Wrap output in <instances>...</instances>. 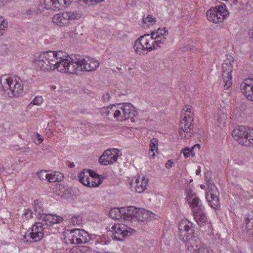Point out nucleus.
I'll return each instance as SVG.
<instances>
[{
    "label": "nucleus",
    "instance_id": "1",
    "mask_svg": "<svg viewBox=\"0 0 253 253\" xmlns=\"http://www.w3.org/2000/svg\"><path fill=\"white\" fill-rule=\"evenodd\" d=\"M190 105H186L183 108L181 115L180 122L179 125V133L181 138L187 139L194 132L193 121L194 114Z\"/></svg>",
    "mask_w": 253,
    "mask_h": 253
},
{
    "label": "nucleus",
    "instance_id": "2",
    "mask_svg": "<svg viewBox=\"0 0 253 253\" xmlns=\"http://www.w3.org/2000/svg\"><path fill=\"white\" fill-rule=\"evenodd\" d=\"M0 88L6 91L9 90L13 96L18 97L24 92L21 79L17 76L3 75L0 77Z\"/></svg>",
    "mask_w": 253,
    "mask_h": 253
},
{
    "label": "nucleus",
    "instance_id": "3",
    "mask_svg": "<svg viewBox=\"0 0 253 253\" xmlns=\"http://www.w3.org/2000/svg\"><path fill=\"white\" fill-rule=\"evenodd\" d=\"M233 137L239 144L246 146L253 145V128H249L244 126H239L232 131Z\"/></svg>",
    "mask_w": 253,
    "mask_h": 253
},
{
    "label": "nucleus",
    "instance_id": "4",
    "mask_svg": "<svg viewBox=\"0 0 253 253\" xmlns=\"http://www.w3.org/2000/svg\"><path fill=\"white\" fill-rule=\"evenodd\" d=\"M54 59L53 54L50 51H48L40 54L38 59L35 60V64L41 71L46 72L53 70L56 65V61Z\"/></svg>",
    "mask_w": 253,
    "mask_h": 253
},
{
    "label": "nucleus",
    "instance_id": "5",
    "mask_svg": "<svg viewBox=\"0 0 253 253\" xmlns=\"http://www.w3.org/2000/svg\"><path fill=\"white\" fill-rule=\"evenodd\" d=\"M76 58V55H72L69 57L56 61L54 69H56L58 71L64 73L77 74V62L75 61Z\"/></svg>",
    "mask_w": 253,
    "mask_h": 253
},
{
    "label": "nucleus",
    "instance_id": "6",
    "mask_svg": "<svg viewBox=\"0 0 253 253\" xmlns=\"http://www.w3.org/2000/svg\"><path fill=\"white\" fill-rule=\"evenodd\" d=\"M75 61L77 62V72L81 71L90 72L96 70L99 65L97 60H93L88 57L85 58L83 56L76 54Z\"/></svg>",
    "mask_w": 253,
    "mask_h": 253
},
{
    "label": "nucleus",
    "instance_id": "7",
    "mask_svg": "<svg viewBox=\"0 0 253 253\" xmlns=\"http://www.w3.org/2000/svg\"><path fill=\"white\" fill-rule=\"evenodd\" d=\"M228 14V11L226 9L225 4L211 7L206 13L208 20L214 23L222 22Z\"/></svg>",
    "mask_w": 253,
    "mask_h": 253
},
{
    "label": "nucleus",
    "instance_id": "8",
    "mask_svg": "<svg viewBox=\"0 0 253 253\" xmlns=\"http://www.w3.org/2000/svg\"><path fill=\"white\" fill-rule=\"evenodd\" d=\"M178 235L180 240L186 242L190 240V238H194L193 236L194 233L193 224L189 220L185 219L181 220L178 224Z\"/></svg>",
    "mask_w": 253,
    "mask_h": 253
},
{
    "label": "nucleus",
    "instance_id": "9",
    "mask_svg": "<svg viewBox=\"0 0 253 253\" xmlns=\"http://www.w3.org/2000/svg\"><path fill=\"white\" fill-rule=\"evenodd\" d=\"M227 58L222 64V78L224 83V88L228 89L232 85V76L231 73L233 70L234 60L232 58Z\"/></svg>",
    "mask_w": 253,
    "mask_h": 253
},
{
    "label": "nucleus",
    "instance_id": "10",
    "mask_svg": "<svg viewBox=\"0 0 253 253\" xmlns=\"http://www.w3.org/2000/svg\"><path fill=\"white\" fill-rule=\"evenodd\" d=\"M110 235L112 238L118 241L123 240L126 237L132 234V229L124 224H116L112 225L110 229Z\"/></svg>",
    "mask_w": 253,
    "mask_h": 253
},
{
    "label": "nucleus",
    "instance_id": "11",
    "mask_svg": "<svg viewBox=\"0 0 253 253\" xmlns=\"http://www.w3.org/2000/svg\"><path fill=\"white\" fill-rule=\"evenodd\" d=\"M118 109L120 111V117L119 121L131 119V121H134L133 117L137 116V112L134 106L130 103L118 104Z\"/></svg>",
    "mask_w": 253,
    "mask_h": 253
},
{
    "label": "nucleus",
    "instance_id": "12",
    "mask_svg": "<svg viewBox=\"0 0 253 253\" xmlns=\"http://www.w3.org/2000/svg\"><path fill=\"white\" fill-rule=\"evenodd\" d=\"M150 38L149 34L141 36L135 42L134 44V49L136 53L139 54H146L148 51H152L151 44L149 39Z\"/></svg>",
    "mask_w": 253,
    "mask_h": 253
},
{
    "label": "nucleus",
    "instance_id": "13",
    "mask_svg": "<svg viewBox=\"0 0 253 253\" xmlns=\"http://www.w3.org/2000/svg\"><path fill=\"white\" fill-rule=\"evenodd\" d=\"M119 150L117 149L106 150L99 158V163L104 166L113 164L118 159V152Z\"/></svg>",
    "mask_w": 253,
    "mask_h": 253
},
{
    "label": "nucleus",
    "instance_id": "14",
    "mask_svg": "<svg viewBox=\"0 0 253 253\" xmlns=\"http://www.w3.org/2000/svg\"><path fill=\"white\" fill-rule=\"evenodd\" d=\"M43 3L46 9L55 10L56 9H60L64 6L70 4V2H67L66 0H41Z\"/></svg>",
    "mask_w": 253,
    "mask_h": 253
},
{
    "label": "nucleus",
    "instance_id": "15",
    "mask_svg": "<svg viewBox=\"0 0 253 253\" xmlns=\"http://www.w3.org/2000/svg\"><path fill=\"white\" fill-rule=\"evenodd\" d=\"M241 89L248 100L253 101V80L252 79L244 80L241 84Z\"/></svg>",
    "mask_w": 253,
    "mask_h": 253
},
{
    "label": "nucleus",
    "instance_id": "16",
    "mask_svg": "<svg viewBox=\"0 0 253 253\" xmlns=\"http://www.w3.org/2000/svg\"><path fill=\"white\" fill-rule=\"evenodd\" d=\"M135 215L133 217L135 218V221L133 222L149 221L154 218L155 216L153 213L145 209H139Z\"/></svg>",
    "mask_w": 253,
    "mask_h": 253
},
{
    "label": "nucleus",
    "instance_id": "17",
    "mask_svg": "<svg viewBox=\"0 0 253 253\" xmlns=\"http://www.w3.org/2000/svg\"><path fill=\"white\" fill-rule=\"evenodd\" d=\"M133 180H132V182H131V186L134 187L136 192L141 193L146 190L149 180L145 177H140L139 176L135 179L134 182H133Z\"/></svg>",
    "mask_w": 253,
    "mask_h": 253
},
{
    "label": "nucleus",
    "instance_id": "18",
    "mask_svg": "<svg viewBox=\"0 0 253 253\" xmlns=\"http://www.w3.org/2000/svg\"><path fill=\"white\" fill-rule=\"evenodd\" d=\"M37 228L38 227H37ZM43 232H40L36 230V227H32L31 232L26 233L23 236V240L29 242H37L40 240L43 237Z\"/></svg>",
    "mask_w": 253,
    "mask_h": 253
},
{
    "label": "nucleus",
    "instance_id": "19",
    "mask_svg": "<svg viewBox=\"0 0 253 253\" xmlns=\"http://www.w3.org/2000/svg\"><path fill=\"white\" fill-rule=\"evenodd\" d=\"M41 219L48 226H52L53 224L60 223L63 220L61 216L51 214H44Z\"/></svg>",
    "mask_w": 253,
    "mask_h": 253
},
{
    "label": "nucleus",
    "instance_id": "20",
    "mask_svg": "<svg viewBox=\"0 0 253 253\" xmlns=\"http://www.w3.org/2000/svg\"><path fill=\"white\" fill-rule=\"evenodd\" d=\"M41 3V5H39L38 7L33 6L29 9L23 10L22 11V15L26 18H31L34 15L41 13L44 9H45L44 6L42 5V2Z\"/></svg>",
    "mask_w": 253,
    "mask_h": 253
},
{
    "label": "nucleus",
    "instance_id": "21",
    "mask_svg": "<svg viewBox=\"0 0 253 253\" xmlns=\"http://www.w3.org/2000/svg\"><path fill=\"white\" fill-rule=\"evenodd\" d=\"M193 212L194 218L197 224L201 227L206 225L207 222V218L202 209L193 210Z\"/></svg>",
    "mask_w": 253,
    "mask_h": 253
},
{
    "label": "nucleus",
    "instance_id": "22",
    "mask_svg": "<svg viewBox=\"0 0 253 253\" xmlns=\"http://www.w3.org/2000/svg\"><path fill=\"white\" fill-rule=\"evenodd\" d=\"M124 216L123 219L126 220H130L132 223L135 221V218H133L136 212L137 209L134 207H128L126 208H121Z\"/></svg>",
    "mask_w": 253,
    "mask_h": 253
},
{
    "label": "nucleus",
    "instance_id": "23",
    "mask_svg": "<svg viewBox=\"0 0 253 253\" xmlns=\"http://www.w3.org/2000/svg\"><path fill=\"white\" fill-rule=\"evenodd\" d=\"M67 17L64 12L56 14L52 17V22L59 26H68L69 22Z\"/></svg>",
    "mask_w": 253,
    "mask_h": 253
},
{
    "label": "nucleus",
    "instance_id": "24",
    "mask_svg": "<svg viewBox=\"0 0 253 253\" xmlns=\"http://www.w3.org/2000/svg\"><path fill=\"white\" fill-rule=\"evenodd\" d=\"M185 245L186 253H196L200 247V242H197L195 238H190V240L187 241Z\"/></svg>",
    "mask_w": 253,
    "mask_h": 253
},
{
    "label": "nucleus",
    "instance_id": "25",
    "mask_svg": "<svg viewBox=\"0 0 253 253\" xmlns=\"http://www.w3.org/2000/svg\"><path fill=\"white\" fill-rule=\"evenodd\" d=\"M206 198L208 201L210 206L215 210H219L220 208V202L218 195L209 196V192H206Z\"/></svg>",
    "mask_w": 253,
    "mask_h": 253
},
{
    "label": "nucleus",
    "instance_id": "26",
    "mask_svg": "<svg viewBox=\"0 0 253 253\" xmlns=\"http://www.w3.org/2000/svg\"><path fill=\"white\" fill-rule=\"evenodd\" d=\"M91 173L93 174V171L90 169L84 170L79 176L80 182L83 185L88 186L90 184L89 175Z\"/></svg>",
    "mask_w": 253,
    "mask_h": 253
},
{
    "label": "nucleus",
    "instance_id": "27",
    "mask_svg": "<svg viewBox=\"0 0 253 253\" xmlns=\"http://www.w3.org/2000/svg\"><path fill=\"white\" fill-rule=\"evenodd\" d=\"M120 114V111H119L118 109V104L108 106L107 115L108 119H110L112 116H113L115 119L119 121Z\"/></svg>",
    "mask_w": 253,
    "mask_h": 253
},
{
    "label": "nucleus",
    "instance_id": "28",
    "mask_svg": "<svg viewBox=\"0 0 253 253\" xmlns=\"http://www.w3.org/2000/svg\"><path fill=\"white\" fill-rule=\"evenodd\" d=\"M76 234L78 236V244H85L87 242L88 234L85 231L77 229H76Z\"/></svg>",
    "mask_w": 253,
    "mask_h": 253
},
{
    "label": "nucleus",
    "instance_id": "29",
    "mask_svg": "<svg viewBox=\"0 0 253 253\" xmlns=\"http://www.w3.org/2000/svg\"><path fill=\"white\" fill-rule=\"evenodd\" d=\"M48 181L49 182H55L61 181L63 179V174L59 171H52L49 172Z\"/></svg>",
    "mask_w": 253,
    "mask_h": 253
},
{
    "label": "nucleus",
    "instance_id": "30",
    "mask_svg": "<svg viewBox=\"0 0 253 253\" xmlns=\"http://www.w3.org/2000/svg\"><path fill=\"white\" fill-rule=\"evenodd\" d=\"M90 178V184L88 185L89 187H96L100 185L102 182V181L100 178V176L98 174H96L93 171V174L91 173L89 175Z\"/></svg>",
    "mask_w": 253,
    "mask_h": 253
},
{
    "label": "nucleus",
    "instance_id": "31",
    "mask_svg": "<svg viewBox=\"0 0 253 253\" xmlns=\"http://www.w3.org/2000/svg\"><path fill=\"white\" fill-rule=\"evenodd\" d=\"M187 201L192 210H195V208H197L199 209H202L201 201L197 195L194 196L192 198L189 197V199L187 200Z\"/></svg>",
    "mask_w": 253,
    "mask_h": 253
},
{
    "label": "nucleus",
    "instance_id": "32",
    "mask_svg": "<svg viewBox=\"0 0 253 253\" xmlns=\"http://www.w3.org/2000/svg\"><path fill=\"white\" fill-rule=\"evenodd\" d=\"M245 225L244 227L246 234L253 237V218H247L245 221Z\"/></svg>",
    "mask_w": 253,
    "mask_h": 253
},
{
    "label": "nucleus",
    "instance_id": "33",
    "mask_svg": "<svg viewBox=\"0 0 253 253\" xmlns=\"http://www.w3.org/2000/svg\"><path fill=\"white\" fill-rule=\"evenodd\" d=\"M110 216L116 220H120L123 218L124 215L122 211L121 208H114L110 210L109 212Z\"/></svg>",
    "mask_w": 253,
    "mask_h": 253
},
{
    "label": "nucleus",
    "instance_id": "34",
    "mask_svg": "<svg viewBox=\"0 0 253 253\" xmlns=\"http://www.w3.org/2000/svg\"><path fill=\"white\" fill-rule=\"evenodd\" d=\"M34 210L35 214L37 217L40 219L42 217V215L44 214L43 212L41 203L38 200H35L34 204Z\"/></svg>",
    "mask_w": 253,
    "mask_h": 253
},
{
    "label": "nucleus",
    "instance_id": "35",
    "mask_svg": "<svg viewBox=\"0 0 253 253\" xmlns=\"http://www.w3.org/2000/svg\"><path fill=\"white\" fill-rule=\"evenodd\" d=\"M76 229H71V230H67V232H69V234H68V236H65V238H68L69 240V242L72 244H78V235L76 234Z\"/></svg>",
    "mask_w": 253,
    "mask_h": 253
},
{
    "label": "nucleus",
    "instance_id": "36",
    "mask_svg": "<svg viewBox=\"0 0 253 253\" xmlns=\"http://www.w3.org/2000/svg\"><path fill=\"white\" fill-rule=\"evenodd\" d=\"M66 16L67 15V19L69 20V23L71 20H78L81 17V13L80 11H69L64 12Z\"/></svg>",
    "mask_w": 253,
    "mask_h": 253
},
{
    "label": "nucleus",
    "instance_id": "37",
    "mask_svg": "<svg viewBox=\"0 0 253 253\" xmlns=\"http://www.w3.org/2000/svg\"><path fill=\"white\" fill-rule=\"evenodd\" d=\"M169 34L168 30H166V28L163 29L159 28L157 31H153L151 33V36L152 38H158L163 37H165Z\"/></svg>",
    "mask_w": 253,
    "mask_h": 253
},
{
    "label": "nucleus",
    "instance_id": "38",
    "mask_svg": "<svg viewBox=\"0 0 253 253\" xmlns=\"http://www.w3.org/2000/svg\"><path fill=\"white\" fill-rule=\"evenodd\" d=\"M158 143V139L156 138H154L150 140V144H149V146L150 147V151L149 153H150L151 152L152 153V154L151 156L152 158H154L155 156V154L154 151L155 150H156V151H158V148H157Z\"/></svg>",
    "mask_w": 253,
    "mask_h": 253
},
{
    "label": "nucleus",
    "instance_id": "39",
    "mask_svg": "<svg viewBox=\"0 0 253 253\" xmlns=\"http://www.w3.org/2000/svg\"><path fill=\"white\" fill-rule=\"evenodd\" d=\"M69 222L73 225L80 226L83 224L82 217L80 215H74L70 219Z\"/></svg>",
    "mask_w": 253,
    "mask_h": 253
},
{
    "label": "nucleus",
    "instance_id": "40",
    "mask_svg": "<svg viewBox=\"0 0 253 253\" xmlns=\"http://www.w3.org/2000/svg\"><path fill=\"white\" fill-rule=\"evenodd\" d=\"M54 57V61H59L60 59H63L67 58L66 56V53L62 51H50Z\"/></svg>",
    "mask_w": 253,
    "mask_h": 253
},
{
    "label": "nucleus",
    "instance_id": "41",
    "mask_svg": "<svg viewBox=\"0 0 253 253\" xmlns=\"http://www.w3.org/2000/svg\"><path fill=\"white\" fill-rule=\"evenodd\" d=\"M7 26L8 22L3 16H0V36L3 34Z\"/></svg>",
    "mask_w": 253,
    "mask_h": 253
},
{
    "label": "nucleus",
    "instance_id": "42",
    "mask_svg": "<svg viewBox=\"0 0 253 253\" xmlns=\"http://www.w3.org/2000/svg\"><path fill=\"white\" fill-rule=\"evenodd\" d=\"M72 194V193L71 189L69 188V187H67L61 189L59 195H60L61 197H64V198H67L71 197Z\"/></svg>",
    "mask_w": 253,
    "mask_h": 253
},
{
    "label": "nucleus",
    "instance_id": "43",
    "mask_svg": "<svg viewBox=\"0 0 253 253\" xmlns=\"http://www.w3.org/2000/svg\"><path fill=\"white\" fill-rule=\"evenodd\" d=\"M156 22V18L151 15H148L146 18H143V22L148 26H153Z\"/></svg>",
    "mask_w": 253,
    "mask_h": 253
},
{
    "label": "nucleus",
    "instance_id": "44",
    "mask_svg": "<svg viewBox=\"0 0 253 253\" xmlns=\"http://www.w3.org/2000/svg\"><path fill=\"white\" fill-rule=\"evenodd\" d=\"M43 101V98L41 96H37L28 105V107L31 108L33 105H39L42 103Z\"/></svg>",
    "mask_w": 253,
    "mask_h": 253
},
{
    "label": "nucleus",
    "instance_id": "45",
    "mask_svg": "<svg viewBox=\"0 0 253 253\" xmlns=\"http://www.w3.org/2000/svg\"><path fill=\"white\" fill-rule=\"evenodd\" d=\"M207 192H209V196L219 194L218 191L214 184L209 185L208 191Z\"/></svg>",
    "mask_w": 253,
    "mask_h": 253
},
{
    "label": "nucleus",
    "instance_id": "46",
    "mask_svg": "<svg viewBox=\"0 0 253 253\" xmlns=\"http://www.w3.org/2000/svg\"><path fill=\"white\" fill-rule=\"evenodd\" d=\"M49 172L46 170H42L41 171L38 172L37 175L38 177L42 180H46L48 181L49 178Z\"/></svg>",
    "mask_w": 253,
    "mask_h": 253
},
{
    "label": "nucleus",
    "instance_id": "47",
    "mask_svg": "<svg viewBox=\"0 0 253 253\" xmlns=\"http://www.w3.org/2000/svg\"><path fill=\"white\" fill-rule=\"evenodd\" d=\"M196 253H212V251L205 245L201 246L199 247Z\"/></svg>",
    "mask_w": 253,
    "mask_h": 253
},
{
    "label": "nucleus",
    "instance_id": "48",
    "mask_svg": "<svg viewBox=\"0 0 253 253\" xmlns=\"http://www.w3.org/2000/svg\"><path fill=\"white\" fill-rule=\"evenodd\" d=\"M183 153L184 157L186 159L189 157L191 155L193 156L194 154H192L193 149H190L188 147H186L185 149L183 150Z\"/></svg>",
    "mask_w": 253,
    "mask_h": 253
},
{
    "label": "nucleus",
    "instance_id": "49",
    "mask_svg": "<svg viewBox=\"0 0 253 253\" xmlns=\"http://www.w3.org/2000/svg\"><path fill=\"white\" fill-rule=\"evenodd\" d=\"M150 39L151 40L155 39L156 41V42H157L160 45L161 44H164L166 41V38L165 37H163L158 38H152V36H151L150 37Z\"/></svg>",
    "mask_w": 253,
    "mask_h": 253
},
{
    "label": "nucleus",
    "instance_id": "50",
    "mask_svg": "<svg viewBox=\"0 0 253 253\" xmlns=\"http://www.w3.org/2000/svg\"><path fill=\"white\" fill-rule=\"evenodd\" d=\"M44 225V223L42 222H38L36 223L32 227H37L38 226V228H36V230L38 231H40V232H42V231L43 230V226Z\"/></svg>",
    "mask_w": 253,
    "mask_h": 253
},
{
    "label": "nucleus",
    "instance_id": "51",
    "mask_svg": "<svg viewBox=\"0 0 253 253\" xmlns=\"http://www.w3.org/2000/svg\"><path fill=\"white\" fill-rule=\"evenodd\" d=\"M82 253H95V252L89 247H83L81 249Z\"/></svg>",
    "mask_w": 253,
    "mask_h": 253
},
{
    "label": "nucleus",
    "instance_id": "52",
    "mask_svg": "<svg viewBox=\"0 0 253 253\" xmlns=\"http://www.w3.org/2000/svg\"><path fill=\"white\" fill-rule=\"evenodd\" d=\"M187 200L189 199V197L191 198L195 196L196 195L190 188L186 189Z\"/></svg>",
    "mask_w": 253,
    "mask_h": 253
},
{
    "label": "nucleus",
    "instance_id": "53",
    "mask_svg": "<svg viewBox=\"0 0 253 253\" xmlns=\"http://www.w3.org/2000/svg\"><path fill=\"white\" fill-rule=\"evenodd\" d=\"M226 118V115L224 113H221V116L218 117L217 121L219 122L220 124H224L225 123L224 121Z\"/></svg>",
    "mask_w": 253,
    "mask_h": 253
},
{
    "label": "nucleus",
    "instance_id": "54",
    "mask_svg": "<svg viewBox=\"0 0 253 253\" xmlns=\"http://www.w3.org/2000/svg\"><path fill=\"white\" fill-rule=\"evenodd\" d=\"M33 212H32V211L27 209L26 210V211L25 212L24 215L26 216L27 218H31L33 217Z\"/></svg>",
    "mask_w": 253,
    "mask_h": 253
},
{
    "label": "nucleus",
    "instance_id": "55",
    "mask_svg": "<svg viewBox=\"0 0 253 253\" xmlns=\"http://www.w3.org/2000/svg\"><path fill=\"white\" fill-rule=\"evenodd\" d=\"M173 162L172 161V160H169L168 161H167V162L166 163V167L167 169H169L173 166Z\"/></svg>",
    "mask_w": 253,
    "mask_h": 253
},
{
    "label": "nucleus",
    "instance_id": "56",
    "mask_svg": "<svg viewBox=\"0 0 253 253\" xmlns=\"http://www.w3.org/2000/svg\"><path fill=\"white\" fill-rule=\"evenodd\" d=\"M108 109V106L107 107L102 108L100 111L101 114L103 116H105L107 117Z\"/></svg>",
    "mask_w": 253,
    "mask_h": 253
},
{
    "label": "nucleus",
    "instance_id": "57",
    "mask_svg": "<svg viewBox=\"0 0 253 253\" xmlns=\"http://www.w3.org/2000/svg\"><path fill=\"white\" fill-rule=\"evenodd\" d=\"M37 136L38 140H37V141H35V142L36 144L39 145L42 142L43 139H42V136L41 135L37 133Z\"/></svg>",
    "mask_w": 253,
    "mask_h": 253
},
{
    "label": "nucleus",
    "instance_id": "58",
    "mask_svg": "<svg viewBox=\"0 0 253 253\" xmlns=\"http://www.w3.org/2000/svg\"><path fill=\"white\" fill-rule=\"evenodd\" d=\"M151 47L152 48V50L153 49H156L158 47H161V46L160 45H159L158 43H157V42H156V41H155L152 43V45H151Z\"/></svg>",
    "mask_w": 253,
    "mask_h": 253
},
{
    "label": "nucleus",
    "instance_id": "59",
    "mask_svg": "<svg viewBox=\"0 0 253 253\" xmlns=\"http://www.w3.org/2000/svg\"><path fill=\"white\" fill-rule=\"evenodd\" d=\"M102 98L104 101H107L109 100L110 95L108 93H106L103 95Z\"/></svg>",
    "mask_w": 253,
    "mask_h": 253
},
{
    "label": "nucleus",
    "instance_id": "60",
    "mask_svg": "<svg viewBox=\"0 0 253 253\" xmlns=\"http://www.w3.org/2000/svg\"><path fill=\"white\" fill-rule=\"evenodd\" d=\"M66 164H67V166L70 168H73L75 167V164L73 162H70L67 161L66 162Z\"/></svg>",
    "mask_w": 253,
    "mask_h": 253
},
{
    "label": "nucleus",
    "instance_id": "61",
    "mask_svg": "<svg viewBox=\"0 0 253 253\" xmlns=\"http://www.w3.org/2000/svg\"><path fill=\"white\" fill-rule=\"evenodd\" d=\"M249 35L253 39V30H250L249 31Z\"/></svg>",
    "mask_w": 253,
    "mask_h": 253
},
{
    "label": "nucleus",
    "instance_id": "62",
    "mask_svg": "<svg viewBox=\"0 0 253 253\" xmlns=\"http://www.w3.org/2000/svg\"><path fill=\"white\" fill-rule=\"evenodd\" d=\"M198 148V149H200L201 146H200V145L199 144H195L193 147H192V149L193 150L194 149L196 148Z\"/></svg>",
    "mask_w": 253,
    "mask_h": 253
},
{
    "label": "nucleus",
    "instance_id": "63",
    "mask_svg": "<svg viewBox=\"0 0 253 253\" xmlns=\"http://www.w3.org/2000/svg\"><path fill=\"white\" fill-rule=\"evenodd\" d=\"M7 1L8 0H0V4L4 5Z\"/></svg>",
    "mask_w": 253,
    "mask_h": 253
},
{
    "label": "nucleus",
    "instance_id": "64",
    "mask_svg": "<svg viewBox=\"0 0 253 253\" xmlns=\"http://www.w3.org/2000/svg\"><path fill=\"white\" fill-rule=\"evenodd\" d=\"M200 172H201V169H200V167H199V169H198L196 171V175H199L200 174Z\"/></svg>",
    "mask_w": 253,
    "mask_h": 253
}]
</instances>
